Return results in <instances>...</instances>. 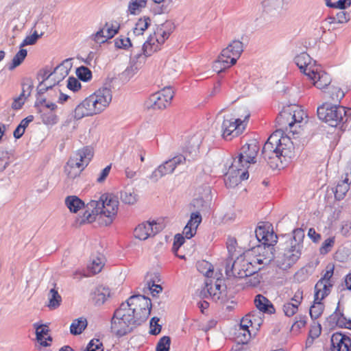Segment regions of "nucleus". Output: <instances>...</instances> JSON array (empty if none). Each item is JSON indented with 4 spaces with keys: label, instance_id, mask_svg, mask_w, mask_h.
<instances>
[{
    "label": "nucleus",
    "instance_id": "nucleus-54",
    "mask_svg": "<svg viewBox=\"0 0 351 351\" xmlns=\"http://www.w3.org/2000/svg\"><path fill=\"white\" fill-rule=\"evenodd\" d=\"M42 120L45 124L53 125L58 121V116L53 112H43L41 115Z\"/></svg>",
    "mask_w": 351,
    "mask_h": 351
},
{
    "label": "nucleus",
    "instance_id": "nucleus-27",
    "mask_svg": "<svg viewBox=\"0 0 351 351\" xmlns=\"http://www.w3.org/2000/svg\"><path fill=\"white\" fill-rule=\"evenodd\" d=\"M202 134L197 133L190 137L184 147V150L191 156L192 159L197 156L199 148L202 142Z\"/></svg>",
    "mask_w": 351,
    "mask_h": 351
},
{
    "label": "nucleus",
    "instance_id": "nucleus-19",
    "mask_svg": "<svg viewBox=\"0 0 351 351\" xmlns=\"http://www.w3.org/2000/svg\"><path fill=\"white\" fill-rule=\"evenodd\" d=\"M174 29L173 23L166 20L165 23L158 25L155 30V40L158 45H155V51L160 50L158 45H162L167 40Z\"/></svg>",
    "mask_w": 351,
    "mask_h": 351
},
{
    "label": "nucleus",
    "instance_id": "nucleus-48",
    "mask_svg": "<svg viewBox=\"0 0 351 351\" xmlns=\"http://www.w3.org/2000/svg\"><path fill=\"white\" fill-rule=\"evenodd\" d=\"M335 237H328L324 240L319 248V253L325 255L330 252L335 245Z\"/></svg>",
    "mask_w": 351,
    "mask_h": 351
},
{
    "label": "nucleus",
    "instance_id": "nucleus-41",
    "mask_svg": "<svg viewBox=\"0 0 351 351\" xmlns=\"http://www.w3.org/2000/svg\"><path fill=\"white\" fill-rule=\"evenodd\" d=\"M150 19L144 16L138 19L134 28V33L136 35H141L147 29L150 24Z\"/></svg>",
    "mask_w": 351,
    "mask_h": 351
},
{
    "label": "nucleus",
    "instance_id": "nucleus-15",
    "mask_svg": "<svg viewBox=\"0 0 351 351\" xmlns=\"http://www.w3.org/2000/svg\"><path fill=\"white\" fill-rule=\"evenodd\" d=\"M234 166V162H232L225 175V184L228 188H233L237 186L241 181L245 180L249 178V173L247 169L242 168L240 165Z\"/></svg>",
    "mask_w": 351,
    "mask_h": 351
},
{
    "label": "nucleus",
    "instance_id": "nucleus-44",
    "mask_svg": "<svg viewBox=\"0 0 351 351\" xmlns=\"http://www.w3.org/2000/svg\"><path fill=\"white\" fill-rule=\"evenodd\" d=\"M322 301L314 300V304L311 306L309 313L312 319L318 318L323 313L324 304Z\"/></svg>",
    "mask_w": 351,
    "mask_h": 351
},
{
    "label": "nucleus",
    "instance_id": "nucleus-57",
    "mask_svg": "<svg viewBox=\"0 0 351 351\" xmlns=\"http://www.w3.org/2000/svg\"><path fill=\"white\" fill-rule=\"evenodd\" d=\"M152 38L149 36L143 45V54L146 57L151 56L154 52Z\"/></svg>",
    "mask_w": 351,
    "mask_h": 351
},
{
    "label": "nucleus",
    "instance_id": "nucleus-5",
    "mask_svg": "<svg viewBox=\"0 0 351 351\" xmlns=\"http://www.w3.org/2000/svg\"><path fill=\"white\" fill-rule=\"evenodd\" d=\"M121 306L139 326L150 315L152 303L151 299L144 295H134L130 297L126 302L122 303Z\"/></svg>",
    "mask_w": 351,
    "mask_h": 351
},
{
    "label": "nucleus",
    "instance_id": "nucleus-20",
    "mask_svg": "<svg viewBox=\"0 0 351 351\" xmlns=\"http://www.w3.org/2000/svg\"><path fill=\"white\" fill-rule=\"evenodd\" d=\"M173 91L171 86H165L155 93V108L162 110L168 107L173 97Z\"/></svg>",
    "mask_w": 351,
    "mask_h": 351
},
{
    "label": "nucleus",
    "instance_id": "nucleus-14",
    "mask_svg": "<svg viewBox=\"0 0 351 351\" xmlns=\"http://www.w3.org/2000/svg\"><path fill=\"white\" fill-rule=\"evenodd\" d=\"M249 117L250 114L247 113L243 120L232 117L225 118L221 125L223 137L230 140L232 138L231 136H235L240 134L245 129V121Z\"/></svg>",
    "mask_w": 351,
    "mask_h": 351
},
{
    "label": "nucleus",
    "instance_id": "nucleus-46",
    "mask_svg": "<svg viewBox=\"0 0 351 351\" xmlns=\"http://www.w3.org/2000/svg\"><path fill=\"white\" fill-rule=\"evenodd\" d=\"M170 11L169 3L165 0H155V15L166 14Z\"/></svg>",
    "mask_w": 351,
    "mask_h": 351
},
{
    "label": "nucleus",
    "instance_id": "nucleus-21",
    "mask_svg": "<svg viewBox=\"0 0 351 351\" xmlns=\"http://www.w3.org/2000/svg\"><path fill=\"white\" fill-rule=\"evenodd\" d=\"M185 161L186 157L184 156L182 154L177 155L160 165L155 171V173L157 172L161 178L163 176L173 173L178 165L182 164Z\"/></svg>",
    "mask_w": 351,
    "mask_h": 351
},
{
    "label": "nucleus",
    "instance_id": "nucleus-59",
    "mask_svg": "<svg viewBox=\"0 0 351 351\" xmlns=\"http://www.w3.org/2000/svg\"><path fill=\"white\" fill-rule=\"evenodd\" d=\"M114 45L119 49H126L131 46V42L129 38L119 37L115 39Z\"/></svg>",
    "mask_w": 351,
    "mask_h": 351
},
{
    "label": "nucleus",
    "instance_id": "nucleus-56",
    "mask_svg": "<svg viewBox=\"0 0 351 351\" xmlns=\"http://www.w3.org/2000/svg\"><path fill=\"white\" fill-rule=\"evenodd\" d=\"M334 274V266L333 265H328L326 267V270L323 276L319 280L322 281H324L325 282H330L334 284V280L332 278V276Z\"/></svg>",
    "mask_w": 351,
    "mask_h": 351
},
{
    "label": "nucleus",
    "instance_id": "nucleus-29",
    "mask_svg": "<svg viewBox=\"0 0 351 351\" xmlns=\"http://www.w3.org/2000/svg\"><path fill=\"white\" fill-rule=\"evenodd\" d=\"M153 230V223L150 221L142 223L139 224L134 231L136 238L140 240L147 239L151 234Z\"/></svg>",
    "mask_w": 351,
    "mask_h": 351
},
{
    "label": "nucleus",
    "instance_id": "nucleus-45",
    "mask_svg": "<svg viewBox=\"0 0 351 351\" xmlns=\"http://www.w3.org/2000/svg\"><path fill=\"white\" fill-rule=\"evenodd\" d=\"M122 202L128 204H134L137 202V195L134 191L125 190L121 195Z\"/></svg>",
    "mask_w": 351,
    "mask_h": 351
},
{
    "label": "nucleus",
    "instance_id": "nucleus-11",
    "mask_svg": "<svg viewBox=\"0 0 351 351\" xmlns=\"http://www.w3.org/2000/svg\"><path fill=\"white\" fill-rule=\"evenodd\" d=\"M243 51V43L239 40H233L221 51V55L215 62V68L217 69L218 65L220 64V71H221L235 64Z\"/></svg>",
    "mask_w": 351,
    "mask_h": 351
},
{
    "label": "nucleus",
    "instance_id": "nucleus-6",
    "mask_svg": "<svg viewBox=\"0 0 351 351\" xmlns=\"http://www.w3.org/2000/svg\"><path fill=\"white\" fill-rule=\"evenodd\" d=\"M93 156V149L84 147L78 149L67 161L64 167V173L69 181L80 176Z\"/></svg>",
    "mask_w": 351,
    "mask_h": 351
},
{
    "label": "nucleus",
    "instance_id": "nucleus-49",
    "mask_svg": "<svg viewBox=\"0 0 351 351\" xmlns=\"http://www.w3.org/2000/svg\"><path fill=\"white\" fill-rule=\"evenodd\" d=\"M76 73L79 79L84 82H88L92 78L91 71L85 66H80L78 68Z\"/></svg>",
    "mask_w": 351,
    "mask_h": 351
},
{
    "label": "nucleus",
    "instance_id": "nucleus-8",
    "mask_svg": "<svg viewBox=\"0 0 351 351\" xmlns=\"http://www.w3.org/2000/svg\"><path fill=\"white\" fill-rule=\"evenodd\" d=\"M138 326L120 306L111 319L110 329L112 333L117 337H122L131 333Z\"/></svg>",
    "mask_w": 351,
    "mask_h": 351
},
{
    "label": "nucleus",
    "instance_id": "nucleus-3",
    "mask_svg": "<svg viewBox=\"0 0 351 351\" xmlns=\"http://www.w3.org/2000/svg\"><path fill=\"white\" fill-rule=\"evenodd\" d=\"M112 101V92L108 88H101L84 99L73 112V117L81 119L101 113Z\"/></svg>",
    "mask_w": 351,
    "mask_h": 351
},
{
    "label": "nucleus",
    "instance_id": "nucleus-39",
    "mask_svg": "<svg viewBox=\"0 0 351 351\" xmlns=\"http://www.w3.org/2000/svg\"><path fill=\"white\" fill-rule=\"evenodd\" d=\"M27 51L25 49H20L14 56L11 63L8 65V69L12 71L19 66L25 60Z\"/></svg>",
    "mask_w": 351,
    "mask_h": 351
},
{
    "label": "nucleus",
    "instance_id": "nucleus-22",
    "mask_svg": "<svg viewBox=\"0 0 351 351\" xmlns=\"http://www.w3.org/2000/svg\"><path fill=\"white\" fill-rule=\"evenodd\" d=\"M327 323L331 328L339 327L351 329V319H348L344 316L339 306L335 311L327 318Z\"/></svg>",
    "mask_w": 351,
    "mask_h": 351
},
{
    "label": "nucleus",
    "instance_id": "nucleus-36",
    "mask_svg": "<svg viewBox=\"0 0 351 351\" xmlns=\"http://www.w3.org/2000/svg\"><path fill=\"white\" fill-rule=\"evenodd\" d=\"M147 0H130L128 6V13L137 15L146 7Z\"/></svg>",
    "mask_w": 351,
    "mask_h": 351
},
{
    "label": "nucleus",
    "instance_id": "nucleus-42",
    "mask_svg": "<svg viewBox=\"0 0 351 351\" xmlns=\"http://www.w3.org/2000/svg\"><path fill=\"white\" fill-rule=\"evenodd\" d=\"M119 29V24L116 21L106 23L103 29L106 34L107 38L110 39L113 38L117 33Z\"/></svg>",
    "mask_w": 351,
    "mask_h": 351
},
{
    "label": "nucleus",
    "instance_id": "nucleus-32",
    "mask_svg": "<svg viewBox=\"0 0 351 351\" xmlns=\"http://www.w3.org/2000/svg\"><path fill=\"white\" fill-rule=\"evenodd\" d=\"M65 204L69 210L76 213L84 207V202L76 195H69L65 199Z\"/></svg>",
    "mask_w": 351,
    "mask_h": 351
},
{
    "label": "nucleus",
    "instance_id": "nucleus-17",
    "mask_svg": "<svg viewBox=\"0 0 351 351\" xmlns=\"http://www.w3.org/2000/svg\"><path fill=\"white\" fill-rule=\"evenodd\" d=\"M304 115V112L303 110L298 109V107H289L288 108H285L282 112H280L279 120L282 122L283 119H287V121L290 122V132L294 133L295 132L292 131V128L295 123H299L302 121Z\"/></svg>",
    "mask_w": 351,
    "mask_h": 351
},
{
    "label": "nucleus",
    "instance_id": "nucleus-1",
    "mask_svg": "<svg viewBox=\"0 0 351 351\" xmlns=\"http://www.w3.org/2000/svg\"><path fill=\"white\" fill-rule=\"evenodd\" d=\"M281 122L279 115L276 118V122L280 128L274 132L265 143L262 156L265 161L272 169L283 167L292 158L295 156L294 146L291 138L283 136L282 130L289 129L290 122L287 119H283Z\"/></svg>",
    "mask_w": 351,
    "mask_h": 351
},
{
    "label": "nucleus",
    "instance_id": "nucleus-55",
    "mask_svg": "<svg viewBox=\"0 0 351 351\" xmlns=\"http://www.w3.org/2000/svg\"><path fill=\"white\" fill-rule=\"evenodd\" d=\"M86 351H104L103 344L98 339H92L87 346Z\"/></svg>",
    "mask_w": 351,
    "mask_h": 351
},
{
    "label": "nucleus",
    "instance_id": "nucleus-52",
    "mask_svg": "<svg viewBox=\"0 0 351 351\" xmlns=\"http://www.w3.org/2000/svg\"><path fill=\"white\" fill-rule=\"evenodd\" d=\"M245 278H246V285L252 287H257L262 279L261 276L258 274V271L253 273L248 276H245Z\"/></svg>",
    "mask_w": 351,
    "mask_h": 351
},
{
    "label": "nucleus",
    "instance_id": "nucleus-33",
    "mask_svg": "<svg viewBox=\"0 0 351 351\" xmlns=\"http://www.w3.org/2000/svg\"><path fill=\"white\" fill-rule=\"evenodd\" d=\"M47 298L48 303L47 306L50 310L56 309L60 306L62 302V297L56 288H53L49 291L47 295Z\"/></svg>",
    "mask_w": 351,
    "mask_h": 351
},
{
    "label": "nucleus",
    "instance_id": "nucleus-18",
    "mask_svg": "<svg viewBox=\"0 0 351 351\" xmlns=\"http://www.w3.org/2000/svg\"><path fill=\"white\" fill-rule=\"evenodd\" d=\"M331 351H351V338L342 332H335L330 338Z\"/></svg>",
    "mask_w": 351,
    "mask_h": 351
},
{
    "label": "nucleus",
    "instance_id": "nucleus-35",
    "mask_svg": "<svg viewBox=\"0 0 351 351\" xmlns=\"http://www.w3.org/2000/svg\"><path fill=\"white\" fill-rule=\"evenodd\" d=\"M142 285V291L145 295H154V272L152 269L146 273Z\"/></svg>",
    "mask_w": 351,
    "mask_h": 351
},
{
    "label": "nucleus",
    "instance_id": "nucleus-43",
    "mask_svg": "<svg viewBox=\"0 0 351 351\" xmlns=\"http://www.w3.org/2000/svg\"><path fill=\"white\" fill-rule=\"evenodd\" d=\"M236 339L239 343H247L251 339V332L250 330L239 328L235 332Z\"/></svg>",
    "mask_w": 351,
    "mask_h": 351
},
{
    "label": "nucleus",
    "instance_id": "nucleus-16",
    "mask_svg": "<svg viewBox=\"0 0 351 351\" xmlns=\"http://www.w3.org/2000/svg\"><path fill=\"white\" fill-rule=\"evenodd\" d=\"M284 0H263L261 2L262 14L265 19H276L280 16L283 10Z\"/></svg>",
    "mask_w": 351,
    "mask_h": 351
},
{
    "label": "nucleus",
    "instance_id": "nucleus-24",
    "mask_svg": "<svg viewBox=\"0 0 351 351\" xmlns=\"http://www.w3.org/2000/svg\"><path fill=\"white\" fill-rule=\"evenodd\" d=\"M202 222V215L199 212L192 213L190 219L184 228L183 235L186 239L192 238L197 232V229Z\"/></svg>",
    "mask_w": 351,
    "mask_h": 351
},
{
    "label": "nucleus",
    "instance_id": "nucleus-60",
    "mask_svg": "<svg viewBox=\"0 0 351 351\" xmlns=\"http://www.w3.org/2000/svg\"><path fill=\"white\" fill-rule=\"evenodd\" d=\"M67 88L75 92L81 88V84L75 77H69L67 80Z\"/></svg>",
    "mask_w": 351,
    "mask_h": 351
},
{
    "label": "nucleus",
    "instance_id": "nucleus-12",
    "mask_svg": "<svg viewBox=\"0 0 351 351\" xmlns=\"http://www.w3.org/2000/svg\"><path fill=\"white\" fill-rule=\"evenodd\" d=\"M259 150L258 143L252 140L241 148L238 156L233 159L234 166L240 165L242 168L248 169L251 164L256 162V156Z\"/></svg>",
    "mask_w": 351,
    "mask_h": 351
},
{
    "label": "nucleus",
    "instance_id": "nucleus-40",
    "mask_svg": "<svg viewBox=\"0 0 351 351\" xmlns=\"http://www.w3.org/2000/svg\"><path fill=\"white\" fill-rule=\"evenodd\" d=\"M328 95L331 101H334L335 103H339L340 101L343 98L345 93L340 88L331 86L329 87Z\"/></svg>",
    "mask_w": 351,
    "mask_h": 351
},
{
    "label": "nucleus",
    "instance_id": "nucleus-7",
    "mask_svg": "<svg viewBox=\"0 0 351 351\" xmlns=\"http://www.w3.org/2000/svg\"><path fill=\"white\" fill-rule=\"evenodd\" d=\"M317 112L319 119L332 127H336L341 122L348 121L351 109L346 110L343 106L325 103L317 108Z\"/></svg>",
    "mask_w": 351,
    "mask_h": 351
},
{
    "label": "nucleus",
    "instance_id": "nucleus-10",
    "mask_svg": "<svg viewBox=\"0 0 351 351\" xmlns=\"http://www.w3.org/2000/svg\"><path fill=\"white\" fill-rule=\"evenodd\" d=\"M270 226L268 223H261L256 228L255 236L261 244L253 248L254 254H263V252L269 250L273 254V246L277 243V235L270 230Z\"/></svg>",
    "mask_w": 351,
    "mask_h": 351
},
{
    "label": "nucleus",
    "instance_id": "nucleus-37",
    "mask_svg": "<svg viewBox=\"0 0 351 351\" xmlns=\"http://www.w3.org/2000/svg\"><path fill=\"white\" fill-rule=\"evenodd\" d=\"M350 189L349 178L348 175L344 180L340 181L335 189V196L338 200L342 199Z\"/></svg>",
    "mask_w": 351,
    "mask_h": 351
},
{
    "label": "nucleus",
    "instance_id": "nucleus-50",
    "mask_svg": "<svg viewBox=\"0 0 351 351\" xmlns=\"http://www.w3.org/2000/svg\"><path fill=\"white\" fill-rule=\"evenodd\" d=\"M282 311L285 315L287 317H291L295 315L298 311V306L294 304L292 302H286L282 306Z\"/></svg>",
    "mask_w": 351,
    "mask_h": 351
},
{
    "label": "nucleus",
    "instance_id": "nucleus-38",
    "mask_svg": "<svg viewBox=\"0 0 351 351\" xmlns=\"http://www.w3.org/2000/svg\"><path fill=\"white\" fill-rule=\"evenodd\" d=\"M87 326V320L84 317H80L73 321L70 326V332L73 335H80Z\"/></svg>",
    "mask_w": 351,
    "mask_h": 351
},
{
    "label": "nucleus",
    "instance_id": "nucleus-53",
    "mask_svg": "<svg viewBox=\"0 0 351 351\" xmlns=\"http://www.w3.org/2000/svg\"><path fill=\"white\" fill-rule=\"evenodd\" d=\"M93 207L94 208V210L92 211V213H90L87 210L84 213L80 221V223H89L96 220L97 215L99 214L96 213L95 212V206H93Z\"/></svg>",
    "mask_w": 351,
    "mask_h": 351
},
{
    "label": "nucleus",
    "instance_id": "nucleus-58",
    "mask_svg": "<svg viewBox=\"0 0 351 351\" xmlns=\"http://www.w3.org/2000/svg\"><path fill=\"white\" fill-rule=\"evenodd\" d=\"M25 103V85L23 86V91L12 104V108L14 110L20 109Z\"/></svg>",
    "mask_w": 351,
    "mask_h": 351
},
{
    "label": "nucleus",
    "instance_id": "nucleus-63",
    "mask_svg": "<svg viewBox=\"0 0 351 351\" xmlns=\"http://www.w3.org/2000/svg\"><path fill=\"white\" fill-rule=\"evenodd\" d=\"M185 237L180 234H177L174 237L173 250L176 252L184 243Z\"/></svg>",
    "mask_w": 351,
    "mask_h": 351
},
{
    "label": "nucleus",
    "instance_id": "nucleus-25",
    "mask_svg": "<svg viewBox=\"0 0 351 351\" xmlns=\"http://www.w3.org/2000/svg\"><path fill=\"white\" fill-rule=\"evenodd\" d=\"M36 329V340L40 346L43 347L49 346L52 342V338L49 334L50 330L47 325L34 324Z\"/></svg>",
    "mask_w": 351,
    "mask_h": 351
},
{
    "label": "nucleus",
    "instance_id": "nucleus-13",
    "mask_svg": "<svg viewBox=\"0 0 351 351\" xmlns=\"http://www.w3.org/2000/svg\"><path fill=\"white\" fill-rule=\"evenodd\" d=\"M223 280L217 278L213 285V280L208 279L205 282V287L202 295L206 298H210L215 302H225L227 300L226 287L222 285Z\"/></svg>",
    "mask_w": 351,
    "mask_h": 351
},
{
    "label": "nucleus",
    "instance_id": "nucleus-30",
    "mask_svg": "<svg viewBox=\"0 0 351 351\" xmlns=\"http://www.w3.org/2000/svg\"><path fill=\"white\" fill-rule=\"evenodd\" d=\"M110 291L108 288L99 286L93 293V300L96 305L103 304L110 297Z\"/></svg>",
    "mask_w": 351,
    "mask_h": 351
},
{
    "label": "nucleus",
    "instance_id": "nucleus-23",
    "mask_svg": "<svg viewBox=\"0 0 351 351\" xmlns=\"http://www.w3.org/2000/svg\"><path fill=\"white\" fill-rule=\"evenodd\" d=\"M295 62L306 76L308 77L314 73L313 70L316 68L311 64V58L306 53H301L295 56Z\"/></svg>",
    "mask_w": 351,
    "mask_h": 351
},
{
    "label": "nucleus",
    "instance_id": "nucleus-28",
    "mask_svg": "<svg viewBox=\"0 0 351 351\" xmlns=\"http://www.w3.org/2000/svg\"><path fill=\"white\" fill-rule=\"evenodd\" d=\"M334 284L318 280L315 286V301H322L331 292Z\"/></svg>",
    "mask_w": 351,
    "mask_h": 351
},
{
    "label": "nucleus",
    "instance_id": "nucleus-51",
    "mask_svg": "<svg viewBox=\"0 0 351 351\" xmlns=\"http://www.w3.org/2000/svg\"><path fill=\"white\" fill-rule=\"evenodd\" d=\"M198 270L204 274L206 277L209 278L213 273V266L207 261H202L197 265Z\"/></svg>",
    "mask_w": 351,
    "mask_h": 351
},
{
    "label": "nucleus",
    "instance_id": "nucleus-9",
    "mask_svg": "<svg viewBox=\"0 0 351 351\" xmlns=\"http://www.w3.org/2000/svg\"><path fill=\"white\" fill-rule=\"evenodd\" d=\"M119 200L112 194L104 193L97 201H91L90 206H95V212L106 218V225L112 223L119 210Z\"/></svg>",
    "mask_w": 351,
    "mask_h": 351
},
{
    "label": "nucleus",
    "instance_id": "nucleus-34",
    "mask_svg": "<svg viewBox=\"0 0 351 351\" xmlns=\"http://www.w3.org/2000/svg\"><path fill=\"white\" fill-rule=\"evenodd\" d=\"M104 265V257L93 256L91 258L87 269L91 274L95 275L99 274L102 270Z\"/></svg>",
    "mask_w": 351,
    "mask_h": 351
},
{
    "label": "nucleus",
    "instance_id": "nucleus-62",
    "mask_svg": "<svg viewBox=\"0 0 351 351\" xmlns=\"http://www.w3.org/2000/svg\"><path fill=\"white\" fill-rule=\"evenodd\" d=\"M108 39L110 38H107L106 34L104 32L103 29H101L100 30L97 31L93 35V40L98 43H104Z\"/></svg>",
    "mask_w": 351,
    "mask_h": 351
},
{
    "label": "nucleus",
    "instance_id": "nucleus-4",
    "mask_svg": "<svg viewBox=\"0 0 351 351\" xmlns=\"http://www.w3.org/2000/svg\"><path fill=\"white\" fill-rule=\"evenodd\" d=\"M304 238L302 229L297 228L293 231V236L283 244L276 257V264L279 268L287 270L297 263L302 254Z\"/></svg>",
    "mask_w": 351,
    "mask_h": 351
},
{
    "label": "nucleus",
    "instance_id": "nucleus-31",
    "mask_svg": "<svg viewBox=\"0 0 351 351\" xmlns=\"http://www.w3.org/2000/svg\"><path fill=\"white\" fill-rule=\"evenodd\" d=\"M254 303L256 308L264 313H272L274 312V308L271 302L262 295L256 296Z\"/></svg>",
    "mask_w": 351,
    "mask_h": 351
},
{
    "label": "nucleus",
    "instance_id": "nucleus-26",
    "mask_svg": "<svg viewBox=\"0 0 351 351\" xmlns=\"http://www.w3.org/2000/svg\"><path fill=\"white\" fill-rule=\"evenodd\" d=\"M314 73H311L308 78L313 81V84L319 89L327 87L331 82V78L330 75L324 71L319 70L318 68H315Z\"/></svg>",
    "mask_w": 351,
    "mask_h": 351
},
{
    "label": "nucleus",
    "instance_id": "nucleus-2",
    "mask_svg": "<svg viewBox=\"0 0 351 351\" xmlns=\"http://www.w3.org/2000/svg\"><path fill=\"white\" fill-rule=\"evenodd\" d=\"M274 255L269 250L263 252V254H256L251 256L249 254L240 255L231 266L229 263L226 266V274L228 277L243 278L261 270L268 265L273 259Z\"/></svg>",
    "mask_w": 351,
    "mask_h": 351
},
{
    "label": "nucleus",
    "instance_id": "nucleus-47",
    "mask_svg": "<svg viewBox=\"0 0 351 351\" xmlns=\"http://www.w3.org/2000/svg\"><path fill=\"white\" fill-rule=\"evenodd\" d=\"M171 342L170 337H162L157 343L156 351H169Z\"/></svg>",
    "mask_w": 351,
    "mask_h": 351
},
{
    "label": "nucleus",
    "instance_id": "nucleus-61",
    "mask_svg": "<svg viewBox=\"0 0 351 351\" xmlns=\"http://www.w3.org/2000/svg\"><path fill=\"white\" fill-rule=\"evenodd\" d=\"M253 325L252 316L251 315H247L242 318L241 320L240 325L239 328L242 329H245L246 330H250L249 327Z\"/></svg>",
    "mask_w": 351,
    "mask_h": 351
},
{
    "label": "nucleus",
    "instance_id": "nucleus-64",
    "mask_svg": "<svg viewBox=\"0 0 351 351\" xmlns=\"http://www.w3.org/2000/svg\"><path fill=\"white\" fill-rule=\"evenodd\" d=\"M295 322L291 326V329L293 330H298L299 329L303 328L306 324V319L305 317L300 316L295 317Z\"/></svg>",
    "mask_w": 351,
    "mask_h": 351
}]
</instances>
